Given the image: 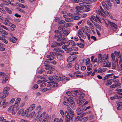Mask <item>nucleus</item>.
Wrapping results in <instances>:
<instances>
[{
  "label": "nucleus",
  "mask_w": 122,
  "mask_h": 122,
  "mask_svg": "<svg viewBox=\"0 0 122 122\" xmlns=\"http://www.w3.org/2000/svg\"><path fill=\"white\" fill-rule=\"evenodd\" d=\"M58 34H56L54 35V38L56 39V40L60 42L58 43H54L51 45V47L52 48L56 46H60L64 44V41L66 40V39L63 38L62 35L59 36Z\"/></svg>",
  "instance_id": "obj_1"
},
{
  "label": "nucleus",
  "mask_w": 122,
  "mask_h": 122,
  "mask_svg": "<svg viewBox=\"0 0 122 122\" xmlns=\"http://www.w3.org/2000/svg\"><path fill=\"white\" fill-rule=\"evenodd\" d=\"M98 63H100L101 62L102 64H103V66L107 67V66L109 63L108 61L106 60L105 61V60L107 59L108 57L107 55L106 54H105L102 57V55L100 54H98Z\"/></svg>",
  "instance_id": "obj_2"
},
{
  "label": "nucleus",
  "mask_w": 122,
  "mask_h": 122,
  "mask_svg": "<svg viewBox=\"0 0 122 122\" xmlns=\"http://www.w3.org/2000/svg\"><path fill=\"white\" fill-rule=\"evenodd\" d=\"M50 63H52L53 64L55 65L56 64V62L53 60L51 59V58H48L46 59L44 62V66L46 67L45 68V69L47 70H54L55 69L54 68L49 66V64Z\"/></svg>",
  "instance_id": "obj_3"
},
{
  "label": "nucleus",
  "mask_w": 122,
  "mask_h": 122,
  "mask_svg": "<svg viewBox=\"0 0 122 122\" xmlns=\"http://www.w3.org/2000/svg\"><path fill=\"white\" fill-rule=\"evenodd\" d=\"M82 8V7L80 8L79 7H76L75 9H71L70 10L71 12L73 13L74 15H78L79 14L82 12L81 10L83 9Z\"/></svg>",
  "instance_id": "obj_4"
},
{
  "label": "nucleus",
  "mask_w": 122,
  "mask_h": 122,
  "mask_svg": "<svg viewBox=\"0 0 122 122\" xmlns=\"http://www.w3.org/2000/svg\"><path fill=\"white\" fill-rule=\"evenodd\" d=\"M55 78L58 80H59L61 81H62L64 79H66L67 80H70L69 77H67L64 76H63L61 75L57 74L54 76Z\"/></svg>",
  "instance_id": "obj_5"
},
{
  "label": "nucleus",
  "mask_w": 122,
  "mask_h": 122,
  "mask_svg": "<svg viewBox=\"0 0 122 122\" xmlns=\"http://www.w3.org/2000/svg\"><path fill=\"white\" fill-rule=\"evenodd\" d=\"M57 54H58V53L51 52H50L49 55L47 56V57L48 58H51V60H53L56 58V56Z\"/></svg>",
  "instance_id": "obj_6"
},
{
  "label": "nucleus",
  "mask_w": 122,
  "mask_h": 122,
  "mask_svg": "<svg viewBox=\"0 0 122 122\" xmlns=\"http://www.w3.org/2000/svg\"><path fill=\"white\" fill-rule=\"evenodd\" d=\"M8 102H5V100H2L1 98H0V107L3 106V108H5L7 106Z\"/></svg>",
  "instance_id": "obj_7"
},
{
  "label": "nucleus",
  "mask_w": 122,
  "mask_h": 122,
  "mask_svg": "<svg viewBox=\"0 0 122 122\" xmlns=\"http://www.w3.org/2000/svg\"><path fill=\"white\" fill-rule=\"evenodd\" d=\"M15 108L14 106H11L8 108V111L10 112H11L13 115H14L16 113V112L14 110Z\"/></svg>",
  "instance_id": "obj_8"
},
{
  "label": "nucleus",
  "mask_w": 122,
  "mask_h": 122,
  "mask_svg": "<svg viewBox=\"0 0 122 122\" xmlns=\"http://www.w3.org/2000/svg\"><path fill=\"white\" fill-rule=\"evenodd\" d=\"M77 57V56L74 55L73 56H70L68 58L67 60V62H70L76 59Z\"/></svg>",
  "instance_id": "obj_9"
},
{
  "label": "nucleus",
  "mask_w": 122,
  "mask_h": 122,
  "mask_svg": "<svg viewBox=\"0 0 122 122\" xmlns=\"http://www.w3.org/2000/svg\"><path fill=\"white\" fill-rule=\"evenodd\" d=\"M45 112L42 113L37 120V122H41L46 114Z\"/></svg>",
  "instance_id": "obj_10"
},
{
  "label": "nucleus",
  "mask_w": 122,
  "mask_h": 122,
  "mask_svg": "<svg viewBox=\"0 0 122 122\" xmlns=\"http://www.w3.org/2000/svg\"><path fill=\"white\" fill-rule=\"evenodd\" d=\"M63 33H61V34H58V35H59V36L62 35V36H63V38L66 39V41H67V39L66 38L64 37V36H67V35L69 33V32L67 30H63Z\"/></svg>",
  "instance_id": "obj_11"
},
{
  "label": "nucleus",
  "mask_w": 122,
  "mask_h": 122,
  "mask_svg": "<svg viewBox=\"0 0 122 122\" xmlns=\"http://www.w3.org/2000/svg\"><path fill=\"white\" fill-rule=\"evenodd\" d=\"M8 92H4L3 91L0 93V98L2 99L5 98L8 95Z\"/></svg>",
  "instance_id": "obj_12"
},
{
  "label": "nucleus",
  "mask_w": 122,
  "mask_h": 122,
  "mask_svg": "<svg viewBox=\"0 0 122 122\" xmlns=\"http://www.w3.org/2000/svg\"><path fill=\"white\" fill-rule=\"evenodd\" d=\"M116 80H112V79L108 80L106 82L105 85L107 86H110L112 84V81L114 82H116Z\"/></svg>",
  "instance_id": "obj_13"
},
{
  "label": "nucleus",
  "mask_w": 122,
  "mask_h": 122,
  "mask_svg": "<svg viewBox=\"0 0 122 122\" xmlns=\"http://www.w3.org/2000/svg\"><path fill=\"white\" fill-rule=\"evenodd\" d=\"M117 105L118 106L117 107V110H120L122 108V102H116Z\"/></svg>",
  "instance_id": "obj_14"
},
{
  "label": "nucleus",
  "mask_w": 122,
  "mask_h": 122,
  "mask_svg": "<svg viewBox=\"0 0 122 122\" xmlns=\"http://www.w3.org/2000/svg\"><path fill=\"white\" fill-rule=\"evenodd\" d=\"M116 81V82H117V83H115L110 86V87L111 88H115L120 85L121 84L120 83L118 82V81Z\"/></svg>",
  "instance_id": "obj_15"
},
{
  "label": "nucleus",
  "mask_w": 122,
  "mask_h": 122,
  "mask_svg": "<svg viewBox=\"0 0 122 122\" xmlns=\"http://www.w3.org/2000/svg\"><path fill=\"white\" fill-rule=\"evenodd\" d=\"M70 116V120L71 121H72L73 120V117L75 116V113L74 111L72 110H71L69 112Z\"/></svg>",
  "instance_id": "obj_16"
},
{
  "label": "nucleus",
  "mask_w": 122,
  "mask_h": 122,
  "mask_svg": "<svg viewBox=\"0 0 122 122\" xmlns=\"http://www.w3.org/2000/svg\"><path fill=\"white\" fill-rule=\"evenodd\" d=\"M53 51H56L58 52H60L61 53H63L64 51L61 50V49L59 48L56 47L54 48L53 50Z\"/></svg>",
  "instance_id": "obj_17"
},
{
  "label": "nucleus",
  "mask_w": 122,
  "mask_h": 122,
  "mask_svg": "<svg viewBox=\"0 0 122 122\" xmlns=\"http://www.w3.org/2000/svg\"><path fill=\"white\" fill-rule=\"evenodd\" d=\"M108 23L112 27V28L116 29L117 28V25L114 23L110 21H108Z\"/></svg>",
  "instance_id": "obj_18"
},
{
  "label": "nucleus",
  "mask_w": 122,
  "mask_h": 122,
  "mask_svg": "<svg viewBox=\"0 0 122 122\" xmlns=\"http://www.w3.org/2000/svg\"><path fill=\"white\" fill-rule=\"evenodd\" d=\"M2 75L3 76V80L2 82L3 83H4L8 80V76L7 75L4 73Z\"/></svg>",
  "instance_id": "obj_19"
},
{
  "label": "nucleus",
  "mask_w": 122,
  "mask_h": 122,
  "mask_svg": "<svg viewBox=\"0 0 122 122\" xmlns=\"http://www.w3.org/2000/svg\"><path fill=\"white\" fill-rule=\"evenodd\" d=\"M116 59L117 60H116V61H113L112 62V69H114L116 67L117 64V58H116Z\"/></svg>",
  "instance_id": "obj_20"
},
{
  "label": "nucleus",
  "mask_w": 122,
  "mask_h": 122,
  "mask_svg": "<svg viewBox=\"0 0 122 122\" xmlns=\"http://www.w3.org/2000/svg\"><path fill=\"white\" fill-rule=\"evenodd\" d=\"M57 59L59 60H61L64 58L63 56L59 53H58L56 56Z\"/></svg>",
  "instance_id": "obj_21"
},
{
  "label": "nucleus",
  "mask_w": 122,
  "mask_h": 122,
  "mask_svg": "<svg viewBox=\"0 0 122 122\" xmlns=\"http://www.w3.org/2000/svg\"><path fill=\"white\" fill-rule=\"evenodd\" d=\"M107 70V68H100L98 69L97 71L98 73H101L106 71Z\"/></svg>",
  "instance_id": "obj_22"
},
{
  "label": "nucleus",
  "mask_w": 122,
  "mask_h": 122,
  "mask_svg": "<svg viewBox=\"0 0 122 122\" xmlns=\"http://www.w3.org/2000/svg\"><path fill=\"white\" fill-rule=\"evenodd\" d=\"M24 109L23 108H22L20 109L17 112V114L20 115L21 114L22 116H25V113H24Z\"/></svg>",
  "instance_id": "obj_23"
},
{
  "label": "nucleus",
  "mask_w": 122,
  "mask_h": 122,
  "mask_svg": "<svg viewBox=\"0 0 122 122\" xmlns=\"http://www.w3.org/2000/svg\"><path fill=\"white\" fill-rule=\"evenodd\" d=\"M44 118L42 121V122H48V115L47 114H46Z\"/></svg>",
  "instance_id": "obj_24"
},
{
  "label": "nucleus",
  "mask_w": 122,
  "mask_h": 122,
  "mask_svg": "<svg viewBox=\"0 0 122 122\" xmlns=\"http://www.w3.org/2000/svg\"><path fill=\"white\" fill-rule=\"evenodd\" d=\"M78 35L81 37L85 38V36L83 35V33L81 30L80 29H79L78 32Z\"/></svg>",
  "instance_id": "obj_25"
},
{
  "label": "nucleus",
  "mask_w": 122,
  "mask_h": 122,
  "mask_svg": "<svg viewBox=\"0 0 122 122\" xmlns=\"http://www.w3.org/2000/svg\"><path fill=\"white\" fill-rule=\"evenodd\" d=\"M119 95L118 94L115 95L114 96L111 97V100H112L114 99H117L119 98Z\"/></svg>",
  "instance_id": "obj_26"
},
{
  "label": "nucleus",
  "mask_w": 122,
  "mask_h": 122,
  "mask_svg": "<svg viewBox=\"0 0 122 122\" xmlns=\"http://www.w3.org/2000/svg\"><path fill=\"white\" fill-rule=\"evenodd\" d=\"M64 16L65 17H68L70 18H71L72 20L73 16V15L71 13H67V14L64 15Z\"/></svg>",
  "instance_id": "obj_27"
},
{
  "label": "nucleus",
  "mask_w": 122,
  "mask_h": 122,
  "mask_svg": "<svg viewBox=\"0 0 122 122\" xmlns=\"http://www.w3.org/2000/svg\"><path fill=\"white\" fill-rule=\"evenodd\" d=\"M63 17L65 18V21L67 22H71L72 21L71 18H70L68 17H64V15H63Z\"/></svg>",
  "instance_id": "obj_28"
},
{
  "label": "nucleus",
  "mask_w": 122,
  "mask_h": 122,
  "mask_svg": "<svg viewBox=\"0 0 122 122\" xmlns=\"http://www.w3.org/2000/svg\"><path fill=\"white\" fill-rule=\"evenodd\" d=\"M72 99V97H69L68 98H66V99L67 101L71 104L74 102Z\"/></svg>",
  "instance_id": "obj_29"
},
{
  "label": "nucleus",
  "mask_w": 122,
  "mask_h": 122,
  "mask_svg": "<svg viewBox=\"0 0 122 122\" xmlns=\"http://www.w3.org/2000/svg\"><path fill=\"white\" fill-rule=\"evenodd\" d=\"M96 12L100 15H101L103 17L105 16V15L103 13H102L101 11H99V10H96Z\"/></svg>",
  "instance_id": "obj_30"
},
{
  "label": "nucleus",
  "mask_w": 122,
  "mask_h": 122,
  "mask_svg": "<svg viewBox=\"0 0 122 122\" xmlns=\"http://www.w3.org/2000/svg\"><path fill=\"white\" fill-rule=\"evenodd\" d=\"M48 80L49 81L48 82H54V78L52 76H51L48 77Z\"/></svg>",
  "instance_id": "obj_31"
},
{
  "label": "nucleus",
  "mask_w": 122,
  "mask_h": 122,
  "mask_svg": "<svg viewBox=\"0 0 122 122\" xmlns=\"http://www.w3.org/2000/svg\"><path fill=\"white\" fill-rule=\"evenodd\" d=\"M70 104H71L70 105V106L72 109L73 110H75L76 108V106L75 105L74 102Z\"/></svg>",
  "instance_id": "obj_32"
},
{
  "label": "nucleus",
  "mask_w": 122,
  "mask_h": 122,
  "mask_svg": "<svg viewBox=\"0 0 122 122\" xmlns=\"http://www.w3.org/2000/svg\"><path fill=\"white\" fill-rule=\"evenodd\" d=\"M5 9L8 13L11 14L12 13V11L8 7H5Z\"/></svg>",
  "instance_id": "obj_33"
},
{
  "label": "nucleus",
  "mask_w": 122,
  "mask_h": 122,
  "mask_svg": "<svg viewBox=\"0 0 122 122\" xmlns=\"http://www.w3.org/2000/svg\"><path fill=\"white\" fill-rule=\"evenodd\" d=\"M114 53L116 56H117L118 58H119L120 57L121 55L120 52H118L117 51H115L114 52Z\"/></svg>",
  "instance_id": "obj_34"
},
{
  "label": "nucleus",
  "mask_w": 122,
  "mask_h": 122,
  "mask_svg": "<svg viewBox=\"0 0 122 122\" xmlns=\"http://www.w3.org/2000/svg\"><path fill=\"white\" fill-rule=\"evenodd\" d=\"M94 24L95 26L97 28L100 30L101 31L102 30L101 27L99 25H98V24L95 22L94 23Z\"/></svg>",
  "instance_id": "obj_35"
},
{
  "label": "nucleus",
  "mask_w": 122,
  "mask_h": 122,
  "mask_svg": "<svg viewBox=\"0 0 122 122\" xmlns=\"http://www.w3.org/2000/svg\"><path fill=\"white\" fill-rule=\"evenodd\" d=\"M83 109H80V108H77L76 109V111L77 112V114L80 115L82 112Z\"/></svg>",
  "instance_id": "obj_36"
},
{
  "label": "nucleus",
  "mask_w": 122,
  "mask_h": 122,
  "mask_svg": "<svg viewBox=\"0 0 122 122\" xmlns=\"http://www.w3.org/2000/svg\"><path fill=\"white\" fill-rule=\"evenodd\" d=\"M35 105L34 104H32L30 106L29 108L30 110L31 111L34 109L35 108Z\"/></svg>",
  "instance_id": "obj_37"
},
{
  "label": "nucleus",
  "mask_w": 122,
  "mask_h": 122,
  "mask_svg": "<svg viewBox=\"0 0 122 122\" xmlns=\"http://www.w3.org/2000/svg\"><path fill=\"white\" fill-rule=\"evenodd\" d=\"M92 65L91 64H89V65H87V70L88 71H91L92 70Z\"/></svg>",
  "instance_id": "obj_38"
},
{
  "label": "nucleus",
  "mask_w": 122,
  "mask_h": 122,
  "mask_svg": "<svg viewBox=\"0 0 122 122\" xmlns=\"http://www.w3.org/2000/svg\"><path fill=\"white\" fill-rule=\"evenodd\" d=\"M54 122H63V121L61 118H60L59 120L58 118H56L54 120Z\"/></svg>",
  "instance_id": "obj_39"
},
{
  "label": "nucleus",
  "mask_w": 122,
  "mask_h": 122,
  "mask_svg": "<svg viewBox=\"0 0 122 122\" xmlns=\"http://www.w3.org/2000/svg\"><path fill=\"white\" fill-rule=\"evenodd\" d=\"M4 24L6 25H9L10 23L9 20L7 19H6L5 21H4Z\"/></svg>",
  "instance_id": "obj_40"
},
{
  "label": "nucleus",
  "mask_w": 122,
  "mask_h": 122,
  "mask_svg": "<svg viewBox=\"0 0 122 122\" xmlns=\"http://www.w3.org/2000/svg\"><path fill=\"white\" fill-rule=\"evenodd\" d=\"M103 12L107 16H110L111 15V14L107 11L106 10V11H105L104 10Z\"/></svg>",
  "instance_id": "obj_41"
},
{
  "label": "nucleus",
  "mask_w": 122,
  "mask_h": 122,
  "mask_svg": "<svg viewBox=\"0 0 122 122\" xmlns=\"http://www.w3.org/2000/svg\"><path fill=\"white\" fill-rule=\"evenodd\" d=\"M2 34H4L5 35H7L8 33L4 30H1V36H4V35Z\"/></svg>",
  "instance_id": "obj_42"
},
{
  "label": "nucleus",
  "mask_w": 122,
  "mask_h": 122,
  "mask_svg": "<svg viewBox=\"0 0 122 122\" xmlns=\"http://www.w3.org/2000/svg\"><path fill=\"white\" fill-rule=\"evenodd\" d=\"M59 112L62 117L63 118H64L65 117V114L63 111L61 109L60 110Z\"/></svg>",
  "instance_id": "obj_43"
},
{
  "label": "nucleus",
  "mask_w": 122,
  "mask_h": 122,
  "mask_svg": "<svg viewBox=\"0 0 122 122\" xmlns=\"http://www.w3.org/2000/svg\"><path fill=\"white\" fill-rule=\"evenodd\" d=\"M92 17V19H93V20L96 22L97 21L100 20L99 17H97V18H95V17L94 16H93Z\"/></svg>",
  "instance_id": "obj_44"
},
{
  "label": "nucleus",
  "mask_w": 122,
  "mask_h": 122,
  "mask_svg": "<svg viewBox=\"0 0 122 122\" xmlns=\"http://www.w3.org/2000/svg\"><path fill=\"white\" fill-rule=\"evenodd\" d=\"M45 80H43V82L41 83V84L40 85V87H43L46 85V84L45 83Z\"/></svg>",
  "instance_id": "obj_45"
},
{
  "label": "nucleus",
  "mask_w": 122,
  "mask_h": 122,
  "mask_svg": "<svg viewBox=\"0 0 122 122\" xmlns=\"http://www.w3.org/2000/svg\"><path fill=\"white\" fill-rule=\"evenodd\" d=\"M63 27L62 26H59L58 27V29L60 32H62L63 31Z\"/></svg>",
  "instance_id": "obj_46"
},
{
  "label": "nucleus",
  "mask_w": 122,
  "mask_h": 122,
  "mask_svg": "<svg viewBox=\"0 0 122 122\" xmlns=\"http://www.w3.org/2000/svg\"><path fill=\"white\" fill-rule=\"evenodd\" d=\"M111 75V74H108L106 75L103 78V80H105L107 79H108V78H109L110 76Z\"/></svg>",
  "instance_id": "obj_47"
},
{
  "label": "nucleus",
  "mask_w": 122,
  "mask_h": 122,
  "mask_svg": "<svg viewBox=\"0 0 122 122\" xmlns=\"http://www.w3.org/2000/svg\"><path fill=\"white\" fill-rule=\"evenodd\" d=\"M35 115V112H31L30 114V116H31V117H34Z\"/></svg>",
  "instance_id": "obj_48"
},
{
  "label": "nucleus",
  "mask_w": 122,
  "mask_h": 122,
  "mask_svg": "<svg viewBox=\"0 0 122 122\" xmlns=\"http://www.w3.org/2000/svg\"><path fill=\"white\" fill-rule=\"evenodd\" d=\"M10 89L9 87H6L4 88L3 91L4 92H7Z\"/></svg>",
  "instance_id": "obj_49"
},
{
  "label": "nucleus",
  "mask_w": 122,
  "mask_h": 122,
  "mask_svg": "<svg viewBox=\"0 0 122 122\" xmlns=\"http://www.w3.org/2000/svg\"><path fill=\"white\" fill-rule=\"evenodd\" d=\"M43 75L44 76H43V77L41 76H37V77L39 79H41L42 78L44 79L46 77V75L44 74Z\"/></svg>",
  "instance_id": "obj_50"
},
{
  "label": "nucleus",
  "mask_w": 122,
  "mask_h": 122,
  "mask_svg": "<svg viewBox=\"0 0 122 122\" xmlns=\"http://www.w3.org/2000/svg\"><path fill=\"white\" fill-rule=\"evenodd\" d=\"M72 65L71 63H69L66 66V68H70L72 67Z\"/></svg>",
  "instance_id": "obj_51"
},
{
  "label": "nucleus",
  "mask_w": 122,
  "mask_h": 122,
  "mask_svg": "<svg viewBox=\"0 0 122 122\" xmlns=\"http://www.w3.org/2000/svg\"><path fill=\"white\" fill-rule=\"evenodd\" d=\"M70 45L72 46H76V44L74 41L72 40H70Z\"/></svg>",
  "instance_id": "obj_52"
},
{
  "label": "nucleus",
  "mask_w": 122,
  "mask_h": 122,
  "mask_svg": "<svg viewBox=\"0 0 122 122\" xmlns=\"http://www.w3.org/2000/svg\"><path fill=\"white\" fill-rule=\"evenodd\" d=\"M20 100L21 99L20 98H18L15 101V103H18L19 104Z\"/></svg>",
  "instance_id": "obj_53"
},
{
  "label": "nucleus",
  "mask_w": 122,
  "mask_h": 122,
  "mask_svg": "<svg viewBox=\"0 0 122 122\" xmlns=\"http://www.w3.org/2000/svg\"><path fill=\"white\" fill-rule=\"evenodd\" d=\"M106 3L107 4V5L110 6H112V4L111 3V2L110 1V0H107L106 2Z\"/></svg>",
  "instance_id": "obj_54"
},
{
  "label": "nucleus",
  "mask_w": 122,
  "mask_h": 122,
  "mask_svg": "<svg viewBox=\"0 0 122 122\" xmlns=\"http://www.w3.org/2000/svg\"><path fill=\"white\" fill-rule=\"evenodd\" d=\"M90 62V59L89 58H87L86 60V65H89Z\"/></svg>",
  "instance_id": "obj_55"
},
{
  "label": "nucleus",
  "mask_w": 122,
  "mask_h": 122,
  "mask_svg": "<svg viewBox=\"0 0 122 122\" xmlns=\"http://www.w3.org/2000/svg\"><path fill=\"white\" fill-rule=\"evenodd\" d=\"M86 31L88 32H90V30L88 27L87 26H85L84 27Z\"/></svg>",
  "instance_id": "obj_56"
},
{
  "label": "nucleus",
  "mask_w": 122,
  "mask_h": 122,
  "mask_svg": "<svg viewBox=\"0 0 122 122\" xmlns=\"http://www.w3.org/2000/svg\"><path fill=\"white\" fill-rule=\"evenodd\" d=\"M92 73V71H90L87 72L86 73H85L84 74L85 76H89Z\"/></svg>",
  "instance_id": "obj_57"
},
{
  "label": "nucleus",
  "mask_w": 122,
  "mask_h": 122,
  "mask_svg": "<svg viewBox=\"0 0 122 122\" xmlns=\"http://www.w3.org/2000/svg\"><path fill=\"white\" fill-rule=\"evenodd\" d=\"M86 112H82L80 115L81 118H82L84 117L86 114Z\"/></svg>",
  "instance_id": "obj_58"
},
{
  "label": "nucleus",
  "mask_w": 122,
  "mask_h": 122,
  "mask_svg": "<svg viewBox=\"0 0 122 122\" xmlns=\"http://www.w3.org/2000/svg\"><path fill=\"white\" fill-rule=\"evenodd\" d=\"M79 0V2L88 4V0Z\"/></svg>",
  "instance_id": "obj_59"
},
{
  "label": "nucleus",
  "mask_w": 122,
  "mask_h": 122,
  "mask_svg": "<svg viewBox=\"0 0 122 122\" xmlns=\"http://www.w3.org/2000/svg\"><path fill=\"white\" fill-rule=\"evenodd\" d=\"M80 18V17L79 16H73L72 19H74L75 20H77L79 19Z\"/></svg>",
  "instance_id": "obj_60"
},
{
  "label": "nucleus",
  "mask_w": 122,
  "mask_h": 122,
  "mask_svg": "<svg viewBox=\"0 0 122 122\" xmlns=\"http://www.w3.org/2000/svg\"><path fill=\"white\" fill-rule=\"evenodd\" d=\"M63 104L65 105L68 106L70 105L68 102L66 101H64L63 102Z\"/></svg>",
  "instance_id": "obj_61"
},
{
  "label": "nucleus",
  "mask_w": 122,
  "mask_h": 122,
  "mask_svg": "<svg viewBox=\"0 0 122 122\" xmlns=\"http://www.w3.org/2000/svg\"><path fill=\"white\" fill-rule=\"evenodd\" d=\"M29 110H30L29 108H27L25 110V112H24L25 115L26 114H27Z\"/></svg>",
  "instance_id": "obj_62"
},
{
  "label": "nucleus",
  "mask_w": 122,
  "mask_h": 122,
  "mask_svg": "<svg viewBox=\"0 0 122 122\" xmlns=\"http://www.w3.org/2000/svg\"><path fill=\"white\" fill-rule=\"evenodd\" d=\"M41 107L40 106H38L36 109V110L37 111V112H39V111L41 110Z\"/></svg>",
  "instance_id": "obj_63"
},
{
  "label": "nucleus",
  "mask_w": 122,
  "mask_h": 122,
  "mask_svg": "<svg viewBox=\"0 0 122 122\" xmlns=\"http://www.w3.org/2000/svg\"><path fill=\"white\" fill-rule=\"evenodd\" d=\"M111 57L112 60L113 61H114L115 60V56L114 54L113 53L111 54Z\"/></svg>",
  "instance_id": "obj_64"
}]
</instances>
